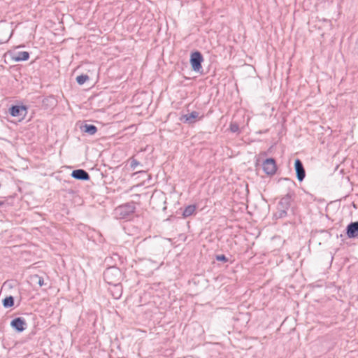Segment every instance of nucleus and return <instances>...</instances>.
I'll list each match as a JSON object with an SVG mask.
<instances>
[{
    "label": "nucleus",
    "instance_id": "nucleus-16",
    "mask_svg": "<svg viewBox=\"0 0 358 358\" xmlns=\"http://www.w3.org/2000/svg\"><path fill=\"white\" fill-rule=\"evenodd\" d=\"M14 304V299L13 296H7L3 300V306L5 308L12 307Z\"/></svg>",
    "mask_w": 358,
    "mask_h": 358
},
{
    "label": "nucleus",
    "instance_id": "nucleus-12",
    "mask_svg": "<svg viewBox=\"0 0 358 358\" xmlns=\"http://www.w3.org/2000/svg\"><path fill=\"white\" fill-rule=\"evenodd\" d=\"M29 54L28 52L21 51V52H17L15 53L13 55L12 59L15 62H21V61H27L29 59Z\"/></svg>",
    "mask_w": 358,
    "mask_h": 358
},
{
    "label": "nucleus",
    "instance_id": "nucleus-21",
    "mask_svg": "<svg viewBox=\"0 0 358 358\" xmlns=\"http://www.w3.org/2000/svg\"><path fill=\"white\" fill-rule=\"evenodd\" d=\"M216 259L217 261H222V262H227V258L224 255H219L216 256Z\"/></svg>",
    "mask_w": 358,
    "mask_h": 358
},
{
    "label": "nucleus",
    "instance_id": "nucleus-22",
    "mask_svg": "<svg viewBox=\"0 0 358 358\" xmlns=\"http://www.w3.org/2000/svg\"><path fill=\"white\" fill-rule=\"evenodd\" d=\"M1 27H8L10 30V33L12 32L13 33V31L10 30V28L9 27L8 25H6V24H2V25H0V29ZM6 35V32H3V31H0V37H4Z\"/></svg>",
    "mask_w": 358,
    "mask_h": 358
},
{
    "label": "nucleus",
    "instance_id": "nucleus-4",
    "mask_svg": "<svg viewBox=\"0 0 358 358\" xmlns=\"http://www.w3.org/2000/svg\"><path fill=\"white\" fill-rule=\"evenodd\" d=\"M203 60V56L201 52L198 51L192 52L190 56V64L192 70L196 72L200 71V70L202 69L201 62Z\"/></svg>",
    "mask_w": 358,
    "mask_h": 358
},
{
    "label": "nucleus",
    "instance_id": "nucleus-14",
    "mask_svg": "<svg viewBox=\"0 0 358 358\" xmlns=\"http://www.w3.org/2000/svg\"><path fill=\"white\" fill-rule=\"evenodd\" d=\"M83 131L90 135H94L96 132L97 129L94 125L85 124L83 127Z\"/></svg>",
    "mask_w": 358,
    "mask_h": 358
},
{
    "label": "nucleus",
    "instance_id": "nucleus-15",
    "mask_svg": "<svg viewBox=\"0 0 358 358\" xmlns=\"http://www.w3.org/2000/svg\"><path fill=\"white\" fill-rule=\"evenodd\" d=\"M195 210H196L195 206H194V205L188 206L187 207L185 208V209L183 211V214H182L183 217H187L192 215L195 212Z\"/></svg>",
    "mask_w": 358,
    "mask_h": 358
},
{
    "label": "nucleus",
    "instance_id": "nucleus-17",
    "mask_svg": "<svg viewBox=\"0 0 358 358\" xmlns=\"http://www.w3.org/2000/svg\"><path fill=\"white\" fill-rule=\"evenodd\" d=\"M31 280L32 281H34L36 282L40 287H42L43 285H44V280H43V278L41 276H39L38 275H33L31 276Z\"/></svg>",
    "mask_w": 358,
    "mask_h": 358
},
{
    "label": "nucleus",
    "instance_id": "nucleus-20",
    "mask_svg": "<svg viewBox=\"0 0 358 358\" xmlns=\"http://www.w3.org/2000/svg\"><path fill=\"white\" fill-rule=\"evenodd\" d=\"M239 129L238 125L236 123H231L230 125V130L232 132H237Z\"/></svg>",
    "mask_w": 358,
    "mask_h": 358
},
{
    "label": "nucleus",
    "instance_id": "nucleus-6",
    "mask_svg": "<svg viewBox=\"0 0 358 358\" xmlns=\"http://www.w3.org/2000/svg\"><path fill=\"white\" fill-rule=\"evenodd\" d=\"M264 171L267 175H273L276 171L275 160L272 158L266 159L263 163Z\"/></svg>",
    "mask_w": 358,
    "mask_h": 358
},
{
    "label": "nucleus",
    "instance_id": "nucleus-11",
    "mask_svg": "<svg viewBox=\"0 0 358 358\" xmlns=\"http://www.w3.org/2000/svg\"><path fill=\"white\" fill-rule=\"evenodd\" d=\"M347 235L349 238L358 236V222H351L347 227Z\"/></svg>",
    "mask_w": 358,
    "mask_h": 358
},
{
    "label": "nucleus",
    "instance_id": "nucleus-10",
    "mask_svg": "<svg viewBox=\"0 0 358 358\" xmlns=\"http://www.w3.org/2000/svg\"><path fill=\"white\" fill-rule=\"evenodd\" d=\"M71 176L75 179L80 180H88L90 179L88 173L83 169H77L73 171L71 173Z\"/></svg>",
    "mask_w": 358,
    "mask_h": 358
},
{
    "label": "nucleus",
    "instance_id": "nucleus-1",
    "mask_svg": "<svg viewBox=\"0 0 358 358\" xmlns=\"http://www.w3.org/2000/svg\"><path fill=\"white\" fill-rule=\"evenodd\" d=\"M105 281L114 287L116 289L115 293L112 294L115 299H119L122 294V288L120 286L122 279V271L117 267H109L103 273Z\"/></svg>",
    "mask_w": 358,
    "mask_h": 358
},
{
    "label": "nucleus",
    "instance_id": "nucleus-23",
    "mask_svg": "<svg viewBox=\"0 0 358 358\" xmlns=\"http://www.w3.org/2000/svg\"><path fill=\"white\" fill-rule=\"evenodd\" d=\"M3 204V202L0 201V206Z\"/></svg>",
    "mask_w": 358,
    "mask_h": 358
},
{
    "label": "nucleus",
    "instance_id": "nucleus-8",
    "mask_svg": "<svg viewBox=\"0 0 358 358\" xmlns=\"http://www.w3.org/2000/svg\"><path fill=\"white\" fill-rule=\"evenodd\" d=\"M294 168L297 179L299 181H302L306 176V172L302 162L299 159L295 160Z\"/></svg>",
    "mask_w": 358,
    "mask_h": 358
},
{
    "label": "nucleus",
    "instance_id": "nucleus-3",
    "mask_svg": "<svg viewBox=\"0 0 358 358\" xmlns=\"http://www.w3.org/2000/svg\"><path fill=\"white\" fill-rule=\"evenodd\" d=\"M135 208L133 204H125L115 208V215L120 219H125L134 212Z\"/></svg>",
    "mask_w": 358,
    "mask_h": 358
},
{
    "label": "nucleus",
    "instance_id": "nucleus-18",
    "mask_svg": "<svg viewBox=\"0 0 358 358\" xmlns=\"http://www.w3.org/2000/svg\"><path fill=\"white\" fill-rule=\"evenodd\" d=\"M88 80L89 76L87 75H80L76 77V81L79 85H83Z\"/></svg>",
    "mask_w": 358,
    "mask_h": 358
},
{
    "label": "nucleus",
    "instance_id": "nucleus-9",
    "mask_svg": "<svg viewBox=\"0 0 358 358\" xmlns=\"http://www.w3.org/2000/svg\"><path fill=\"white\" fill-rule=\"evenodd\" d=\"M199 118V113L196 111H192L190 113L183 115L180 120L184 122L192 124L196 122Z\"/></svg>",
    "mask_w": 358,
    "mask_h": 358
},
{
    "label": "nucleus",
    "instance_id": "nucleus-13",
    "mask_svg": "<svg viewBox=\"0 0 358 358\" xmlns=\"http://www.w3.org/2000/svg\"><path fill=\"white\" fill-rule=\"evenodd\" d=\"M0 31L6 32V35L4 37H0V44L7 43L11 38L13 33H10V30L8 27H1L0 29Z\"/></svg>",
    "mask_w": 358,
    "mask_h": 358
},
{
    "label": "nucleus",
    "instance_id": "nucleus-5",
    "mask_svg": "<svg viewBox=\"0 0 358 358\" xmlns=\"http://www.w3.org/2000/svg\"><path fill=\"white\" fill-rule=\"evenodd\" d=\"M9 112L11 116L23 119L27 113V108L24 106H13Z\"/></svg>",
    "mask_w": 358,
    "mask_h": 358
},
{
    "label": "nucleus",
    "instance_id": "nucleus-7",
    "mask_svg": "<svg viewBox=\"0 0 358 358\" xmlns=\"http://www.w3.org/2000/svg\"><path fill=\"white\" fill-rule=\"evenodd\" d=\"M26 322L22 317H17L13 320L10 322V326L18 332L23 331L26 328Z\"/></svg>",
    "mask_w": 358,
    "mask_h": 358
},
{
    "label": "nucleus",
    "instance_id": "nucleus-19",
    "mask_svg": "<svg viewBox=\"0 0 358 358\" xmlns=\"http://www.w3.org/2000/svg\"><path fill=\"white\" fill-rule=\"evenodd\" d=\"M138 165H140V163L136 159L134 158L130 159V166L133 170L136 169Z\"/></svg>",
    "mask_w": 358,
    "mask_h": 358
},
{
    "label": "nucleus",
    "instance_id": "nucleus-2",
    "mask_svg": "<svg viewBox=\"0 0 358 358\" xmlns=\"http://www.w3.org/2000/svg\"><path fill=\"white\" fill-rule=\"evenodd\" d=\"M291 203V196L289 194H287L285 196L282 197L278 203V217L279 218L284 217L287 213L290 207Z\"/></svg>",
    "mask_w": 358,
    "mask_h": 358
}]
</instances>
